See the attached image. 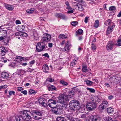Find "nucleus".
Listing matches in <instances>:
<instances>
[{"instance_id":"20e7f679","label":"nucleus","mask_w":121,"mask_h":121,"mask_svg":"<svg viewBox=\"0 0 121 121\" xmlns=\"http://www.w3.org/2000/svg\"><path fill=\"white\" fill-rule=\"evenodd\" d=\"M30 114L31 112H30L26 110L21 112V115L23 117L24 121H30L31 120Z\"/></svg>"},{"instance_id":"aec40b11","label":"nucleus","mask_w":121,"mask_h":121,"mask_svg":"<svg viewBox=\"0 0 121 121\" xmlns=\"http://www.w3.org/2000/svg\"><path fill=\"white\" fill-rule=\"evenodd\" d=\"M5 7L8 10L11 11L14 8L13 6L8 4L5 5Z\"/></svg>"},{"instance_id":"a18cd8bd","label":"nucleus","mask_w":121,"mask_h":121,"mask_svg":"<svg viewBox=\"0 0 121 121\" xmlns=\"http://www.w3.org/2000/svg\"><path fill=\"white\" fill-rule=\"evenodd\" d=\"M77 32L78 34L80 35L83 32V30L81 29H79L77 31Z\"/></svg>"},{"instance_id":"4d7b16f0","label":"nucleus","mask_w":121,"mask_h":121,"mask_svg":"<svg viewBox=\"0 0 121 121\" xmlns=\"http://www.w3.org/2000/svg\"><path fill=\"white\" fill-rule=\"evenodd\" d=\"M89 18V17H85V19L84 22L86 23H87Z\"/></svg>"},{"instance_id":"680f3d73","label":"nucleus","mask_w":121,"mask_h":121,"mask_svg":"<svg viewBox=\"0 0 121 121\" xmlns=\"http://www.w3.org/2000/svg\"><path fill=\"white\" fill-rule=\"evenodd\" d=\"M21 92L24 95H26L27 94V92L26 90L21 91Z\"/></svg>"},{"instance_id":"e2e57ef3","label":"nucleus","mask_w":121,"mask_h":121,"mask_svg":"<svg viewBox=\"0 0 121 121\" xmlns=\"http://www.w3.org/2000/svg\"><path fill=\"white\" fill-rule=\"evenodd\" d=\"M43 56H44L46 57H47V58L49 57V56L48 55V53H45L44 54H43L42 55Z\"/></svg>"},{"instance_id":"58836bf2","label":"nucleus","mask_w":121,"mask_h":121,"mask_svg":"<svg viewBox=\"0 0 121 121\" xmlns=\"http://www.w3.org/2000/svg\"><path fill=\"white\" fill-rule=\"evenodd\" d=\"M80 88L79 87H75L74 89V90L75 91L78 93L82 92L80 90Z\"/></svg>"},{"instance_id":"2f4dec72","label":"nucleus","mask_w":121,"mask_h":121,"mask_svg":"<svg viewBox=\"0 0 121 121\" xmlns=\"http://www.w3.org/2000/svg\"><path fill=\"white\" fill-rule=\"evenodd\" d=\"M77 8L78 9V10L80 11H82L84 9V8L82 5L79 4H78Z\"/></svg>"},{"instance_id":"8fccbe9b","label":"nucleus","mask_w":121,"mask_h":121,"mask_svg":"<svg viewBox=\"0 0 121 121\" xmlns=\"http://www.w3.org/2000/svg\"><path fill=\"white\" fill-rule=\"evenodd\" d=\"M78 22L76 21H73L71 22V25L73 26H75L77 25Z\"/></svg>"},{"instance_id":"7c9ffc66","label":"nucleus","mask_w":121,"mask_h":121,"mask_svg":"<svg viewBox=\"0 0 121 121\" xmlns=\"http://www.w3.org/2000/svg\"><path fill=\"white\" fill-rule=\"evenodd\" d=\"M31 35L34 37H36L37 35L36 31L35 30H33L31 33Z\"/></svg>"},{"instance_id":"4be33fe9","label":"nucleus","mask_w":121,"mask_h":121,"mask_svg":"<svg viewBox=\"0 0 121 121\" xmlns=\"http://www.w3.org/2000/svg\"><path fill=\"white\" fill-rule=\"evenodd\" d=\"M33 113L34 114H35L36 115H39L40 117H43L42 115L43 113L40 111L36 110L34 111Z\"/></svg>"},{"instance_id":"052dcab7","label":"nucleus","mask_w":121,"mask_h":121,"mask_svg":"<svg viewBox=\"0 0 121 121\" xmlns=\"http://www.w3.org/2000/svg\"><path fill=\"white\" fill-rule=\"evenodd\" d=\"M64 103H62V106L61 107H62L63 108V107H67V106L68 105L67 104V103H65V104H64Z\"/></svg>"},{"instance_id":"473e14b6","label":"nucleus","mask_w":121,"mask_h":121,"mask_svg":"<svg viewBox=\"0 0 121 121\" xmlns=\"http://www.w3.org/2000/svg\"><path fill=\"white\" fill-rule=\"evenodd\" d=\"M75 92L71 90L68 92V95L69 96L73 97V95L74 94Z\"/></svg>"},{"instance_id":"9d476101","label":"nucleus","mask_w":121,"mask_h":121,"mask_svg":"<svg viewBox=\"0 0 121 121\" xmlns=\"http://www.w3.org/2000/svg\"><path fill=\"white\" fill-rule=\"evenodd\" d=\"M78 117L79 118H86V119L87 118H89L90 116H89L88 113H80L78 114Z\"/></svg>"},{"instance_id":"6e6d98bb","label":"nucleus","mask_w":121,"mask_h":121,"mask_svg":"<svg viewBox=\"0 0 121 121\" xmlns=\"http://www.w3.org/2000/svg\"><path fill=\"white\" fill-rule=\"evenodd\" d=\"M21 60H23V61H26V60H28V58L27 57H22Z\"/></svg>"},{"instance_id":"f03ea898","label":"nucleus","mask_w":121,"mask_h":121,"mask_svg":"<svg viewBox=\"0 0 121 121\" xmlns=\"http://www.w3.org/2000/svg\"><path fill=\"white\" fill-rule=\"evenodd\" d=\"M69 106L70 109L72 110H78L80 108L79 101L76 100L71 101L69 103Z\"/></svg>"},{"instance_id":"e433bc0d","label":"nucleus","mask_w":121,"mask_h":121,"mask_svg":"<svg viewBox=\"0 0 121 121\" xmlns=\"http://www.w3.org/2000/svg\"><path fill=\"white\" fill-rule=\"evenodd\" d=\"M60 83L63 86H66L68 85V83L63 80H61L60 81Z\"/></svg>"},{"instance_id":"ddd939ff","label":"nucleus","mask_w":121,"mask_h":121,"mask_svg":"<svg viewBox=\"0 0 121 121\" xmlns=\"http://www.w3.org/2000/svg\"><path fill=\"white\" fill-rule=\"evenodd\" d=\"M16 121H24L23 116L21 115V112L20 115L17 116L15 117Z\"/></svg>"},{"instance_id":"0eeeda50","label":"nucleus","mask_w":121,"mask_h":121,"mask_svg":"<svg viewBox=\"0 0 121 121\" xmlns=\"http://www.w3.org/2000/svg\"><path fill=\"white\" fill-rule=\"evenodd\" d=\"M89 118L91 121H100L101 118L98 115H91L90 116Z\"/></svg>"},{"instance_id":"39448f33","label":"nucleus","mask_w":121,"mask_h":121,"mask_svg":"<svg viewBox=\"0 0 121 121\" xmlns=\"http://www.w3.org/2000/svg\"><path fill=\"white\" fill-rule=\"evenodd\" d=\"M46 44L43 42H39L36 46V49L38 52H41L45 47Z\"/></svg>"},{"instance_id":"4c0bfd02","label":"nucleus","mask_w":121,"mask_h":121,"mask_svg":"<svg viewBox=\"0 0 121 121\" xmlns=\"http://www.w3.org/2000/svg\"><path fill=\"white\" fill-rule=\"evenodd\" d=\"M34 10V9L33 8H31L30 10H27L26 12L29 14H30L33 12Z\"/></svg>"},{"instance_id":"c03bdc74","label":"nucleus","mask_w":121,"mask_h":121,"mask_svg":"<svg viewBox=\"0 0 121 121\" xmlns=\"http://www.w3.org/2000/svg\"><path fill=\"white\" fill-rule=\"evenodd\" d=\"M75 0L77 2H78L79 3H82L84 5L85 4V3L82 0Z\"/></svg>"},{"instance_id":"de8ad7c7","label":"nucleus","mask_w":121,"mask_h":121,"mask_svg":"<svg viewBox=\"0 0 121 121\" xmlns=\"http://www.w3.org/2000/svg\"><path fill=\"white\" fill-rule=\"evenodd\" d=\"M91 48L93 50H94L96 49V46L94 44L92 43Z\"/></svg>"},{"instance_id":"dca6fc26","label":"nucleus","mask_w":121,"mask_h":121,"mask_svg":"<svg viewBox=\"0 0 121 121\" xmlns=\"http://www.w3.org/2000/svg\"><path fill=\"white\" fill-rule=\"evenodd\" d=\"M55 15L58 18H62L63 19H65L66 18V17L65 15L61 13H56V14Z\"/></svg>"},{"instance_id":"412c9836","label":"nucleus","mask_w":121,"mask_h":121,"mask_svg":"<svg viewBox=\"0 0 121 121\" xmlns=\"http://www.w3.org/2000/svg\"><path fill=\"white\" fill-rule=\"evenodd\" d=\"M33 117L34 119L36 120H39L43 118V117H41L37 115H35L34 114L33 115Z\"/></svg>"},{"instance_id":"c85d7f7f","label":"nucleus","mask_w":121,"mask_h":121,"mask_svg":"<svg viewBox=\"0 0 121 121\" xmlns=\"http://www.w3.org/2000/svg\"><path fill=\"white\" fill-rule=\"evenodd\" d=\"M9 95H7V97H10L12 94L13 95H14L15 94V91H9Z\"/></svg>"},{"instance_id":"cd10ccee","label":"nucleus","mask_w":121,"mask_h":121,"mask_svg":"<svg viewBox=\"0 0 121 121\" xmlns=\"http://www.w3.org/2000/svg\"><path fill=\"white\" fill-rule=\"evenodd\" d=\"M99 21L98 20H97L95 21L94 23V27L96 28L98 27L99 25Z\"/></svg>"},{"instance_id":"a19ab883","label":"nucleus","mask_w":121,"mask_h":121,"mask_svg":"<svg viewBox=\"0 0 121 121\" xmlns=\"http://www.w3.org/2000/svg\"><path fill=\"white\" fill-rule=\"evenodd\" d=\"M21 36L26 37L27 36V34L25 32H21Z\"/></svg>"},{"instance_id":"ea45409f","label":"nucleus","mask_w":121,"mask_h":121,"mask_svg":"<svg viewBox=\"0 0 121 121\" xmlns=\"http://www.w3.org/2000/svg\"><path fill=\"white\" fill-rule=\"evenodd\" d=\"M87 89L88 90H89L91 92L94 93L95 92V90L93 89L87 87Z\"/></svg>"},{"instance_id":"c9c22d12","label":"nucleus","mask_w":121,"mask_h":121,"mask_svg":"<svg viewBox=\"0 0 121 121\" xmlns=\"http://www.w3.org/2000/svg\"><path fill=\"white\" fill-rule=\"evenodd\" d=\"M36 91L32 89H31L30 90L29 93V94H35L36 93Z\"/></svg>"},{"instance_id":"5fc2aeb1","label":"nucleus","mask_w":121,"mask_h":121,"mask_svg":"<svg viewBox=\"0 0 121 121\" xmlns=\"http://www.w3.org/2000/svg\"><path fill=\"white\" fill-rule=\"evenodd\" d=\"M63 34H60L59 36V38L60 39H63Z\"/></svg>"},{"instance_id":"f8f14e48","label":"nucleus","mask_w":121,"mask_h":121,"mask_svg":"<svg viewBox=\"0 0 121 121\" xmlns=\"http://www.w3.org/2000/svg\"><path fill=\"white\" fill-rule=\"evenodd\" d=\"M9 74L6 72H2L1 73V77L4 79H7L9 78Z\"/></svg>"},{"instance_id":"f257e3e1","label":"nucleus","mask_w":121,"mask_h":121,"mask_svg":"<svg viewBox=\"0 0 121 121\" xmlns=\"http://www.w3.org/2000/svg\"><path fill=\"white\" fill-rule=\"evenodd\" d=\"M57 103V101L55 99H52L49 100L48 103L49 107L53 108L52 110V113L56 115L60 114L62 113L63 109L62 107H55Z\"/></svg>"},{"instance_id":"5701e85b","label":"nucleus","mask_w":121,"mask_h":121,"mask_svg":"<svg viewBox=\"0 0 121 121\" xmlns=\"http://www.w3.org/2000/svg\"><path fill=\"white\" fill-rule=\"evenodd\" d=\"M82 70L83 72H89L91 71V70L89 69H88L86 66H84L82 67Z\"/></svg>"},{"instance_id":"6e6552de","label":"nucleus","mask_w":121,"mask_h":121,"mask_svg":"<svg viewBox=\"0 0 121 121\" xmlns=\"http://www.w3.org/2000/svg\"><path fill=\"white\" fill-rule=\"evenodd\" d=\"M114 43L112 41H109L106 45V49L108 51L112 50L113 48Z\"/></svg>"},{"instance_id":"bb28decb","label":"nucleus","mask_w":121,"mask_h":121,"mask_svg":"<svg viewBox=\"0 0 121 121\" xmlns=\"http://www.w3.org/2000/svg\"><path fill=\"white\" fill-rule=\"evenodd\" d=\"M66 117L69 120L71 121L72 120V115L71 113L67 114L66 116Z\"/></svg>"},{"instance_id":"c756f323","label":"nucleus","mask_w":121,"mask_h":121,"mask_svg":"<svg viewBox=\"0 0 121 121\" xmlns=\"http://www.w3.org/2000/svg\"><path fill=\"white\" fill-rule=\"evenodd\" d=\"M113 30V28L111 27H108L106 33L108 34Z\"/></svg>"},{"instance_id":"69168bd1","label":"nucleus","mask_w":121,"mask_h":121,"mask_svg":"<svg viewBox=\"0 0 121 121\" xmlns=\"http://www.w3.org/2000/svg\"><path fill=\"white\" fill-rule=\"evenodd\" d=\"M69 45L68 44V43H66L65 45V47L67 49L69 50Z\"/></svg>"},{"instance_id":"37998d69","label":"nucleus","mask_w":121,"mask_h":121,"mask_svg":"<svg viewBox=\"0 0 121 121\" xmlns=\"http://www.w3.org/2000/svg\"><path fill=\"white\" fill-rule=\"evenodd\" d=\"M57 121H64L63 118L61 117H59L57 119Z\"/></svg>"},{"instance_id":"423d86ee","label":"nucleus","mask_w":121,"mask_h":121,"mask_svg":"<svg viewBox=\"0 0 121 121\" xmlns=\"http://www.w3.org/2000/svg\"><path fill=\"white\" fill-rule=\"evenodd\" d=\"M51 39V35L47 33L44 34L43 35V37L41 40L43 43L45 42H48Z\"/></svg>"},{"instance_id":"603ef678","label":"nucleus","mask_w":121,"mask_h":121,"mask_svg":"<svg viewBox=\"0 0 121 121\" xmlns=\"http://www.w3.org/2000/svg\"><path fill=\"white\" fill-rule=\"evenodd\" d=\"M68 10L67 12V13H73V11L72 10V9H70Z\"/></svg>"},{"instance_id":"bf43d9fd","label":"nucleus","mask_w":121,"mask_h":121,"mask_svg":"<svg viewBox=\"0 0 121 121\" xmlns=\"http://www.w3.org/2000/svg\"><path fill=\"white\" fill-rule=\"evenodd\" d=\"M22 57L20 56H17L16 57V58L17 59H19L20 61H22V60H21Z\"/></svg>"},{"instance_id":"f704fd0d","label":"nucleus","mask_w":121,"mask_h":121,"mask_svg":"<svg viewBox=\"0 0 121 121\" xmlns=\"http://www.w3.org/2000/svg\"><path fill=\"white\" fill-rule=\"evenodd\" d=\"M103 121H113L112 118L109 117H107L104 119Z\"/></svg>"},{"instance_id":"6ab92c4d","label":"nucleus","mask_w":121,"mask_h":121,"mask_svg":"<svg viewBox=\"0 0 121 121\" xmlns=\"http://www.w3.org/2000/svg\"><path fill=\"white\" fill-rule=\"evenodd\" d=\"M59 102L62 103H64V95L60 96L59 97Z\"/></svg>"},{"instance_id":"f3484780","label":"nucleus","mask_w":121,"mask_h":121,"mask_svg":"<svg viewBox=\"0 0 121 121\" xmlns=\"http://www.w3.org/2000/svg\"><path fill=\"white\" fill-rule=\"evenodd\" d=\"M0 34L3 36L4 37H5L7 35L6 31L4 30H0Z\"/></svg>"},{"instance_id":"79ce46f5","label":"nucleus","mask_w":121,"mask_h":121,"mask_svg":"<svg viewBox=\"0 0 121 121\" xmlns=\"http://www.w3.org/2000/svg\"><path fill=\"white\" fill-rule=\"evenodd\" d=\"M116 8L115 6H112L110 7L109 8V9L110 10L113 11L115 10L116 9Z\"/></svg>"},{"instance_id":"b1692460","label":"nucleus","mask_w":121,"mask_h":121,"mask_svg":"<svg viewBox=\"0 0 121 121\" xmlns=\"http://www.w3.org/2000/svg\"><path fill=\"white\" fill-rule=\"evenodd\" d=\"M48 90L51 91H56V88L53 85L50 86L48 87Z\"/></svg>"},{"instance_id":"3c124183","label":"nucleus","mask_w":121,"mask_h":121,"mask_svg":"<svg viewBox=\"0 0 121 121\" xmlns=\"http://www.w3.org/2000/svg\"><path fill=\"white\" fill-rule=\"evenodd\" d=\"M46 81H48L49 82H53L54 80L53 79H52L51 78H48Z\"/></svg>"},{"instance_id":"864d4df0","label":"nucleus","mask_w":121,"mask_h":121,"mask_svg":"<svg viewBox=\"0 0 121 121\" xmlns=\"http://www.w3.org/2000/svg\"><path fill=\"white\" fill-rule=\"evenodd\" d=\"M7 85H4L0 86V89H5L7 87Z\"/></svg>"},{"instance_id":"49530a36","label":"nucleus","mask_w":121,"mask_h":121,"mask_svg":"<svg viewBox=\"0 0 121 121\" xmlns=\"http://www.w3.org/2000/svg\"><path fill=\"white\" fill-rule=\"evenodd\" d=\"M76 61V60H74L71 62L70 64L71 66H72L73 67L76 64V63L75 62Z\"/></svg>"},{"instance_id":"4468645a","label":"nucleus","mask_w":121,"mask_h":121,"mask_svg":"<svg viewBox=\"0 0 121 121\" xmlns=\"http://www.w3.org/2000/svg\"><path fill=\"white\" fill-rule=\"evenodd\" d=\"M42 68L43 71L45 72H48L49 70L48 66L46 64L43 65Z\"/></svg>"},{"instance_id":"a878e982","label":"nucleus","mask_w":121,"mask_h":121,"mask_svg":"<svg viewBox=\"0 0 121 121\" xmlns=\"http://www.w3.org/2000/svg\"><path fill=\"white\" fill-rule=\"evenodd\" d=\"M85 81L86 82V84L89 86L91 85L93 83V82L91 81L88 79L85 80Z\"/></svg>"},{"instance_id":"0e129e2a","label":"nucleus","mask_w":121,"mask_h":121,"mask_svg":"<svg viewBox=\"0 0 121 121\" xmlns=\"http://www.w3.org/2000/svg\"><path fill=\"white\" fill-rule=\"evenodd\" d=\"M73 5L75 6L77 8L79 4H78L76 2H73Z\"/></svg>"},{"instance_id":"1a4fd4ad","label":"nucleus","mask_w":121,"mask_h":121,"mask_svg":"<svg viewBox=\"0 0 121 121\" xmlns=\"http://www.w3.org/2000/svg\"><path fill=\"white\" fill-rule=\"evenodd\" d=\"M108 104V102L106 101H104L101 104L99 107V108L100 110H104L107 107Z\"/></svg>"},{"instance_id":"a211bd4d","label":"nucleus","mask_w":121,"mask_h":121,"mask_svg":"<svg viewBox=\"0 0 121 121\" xmlns=\"http://www.w3.org/2000/svg\"><path fill=\"white\" fill-rule=\"evenodd\" d=\"M117 76H113L110 78H109V80L112 82H115L117 81Z\"/></svg>"},{"instance_id":"72a5a7b5","label":"nucleus","mask_w":121,"mask_h":121,"mask_svg":"<svg viewBox=\"0 0 121 121\" xmlns=\"http://www.w3.org/2000/svg\"><path fill=\"white\" fill-rule=\"evenodd\" d=\"M64 100H65L66 101H69V99L71 97H70L69 96L66 95H64Z\"/></svg>"},{"instance_id":"393cba45","label":"nucleus","mask_w":121,"mask_h":121,"mask_svg":"<svg viewBox=\"0 0 121 121\" xmlns=\"http://www.w3.org/2000/svg\"><path fill=\"white\" fill-rule=\"evenodd\" d=\"M107 111L108 113H112L113 111V108L111 107H109L107 108Z\"/></svg>"},{"instance_id":"338daca9","label":"nucleus","mask_w":121,"mask_h":121,"mask_svg":"<svg viewBox=\"0 0 121 121\" xmlns=\"http://www.w3.org/2000/svg\"><path fill=\"white\" fill-rule=\"evenodd\" d=\"M41 104L42 106H44V107H46L47 106V104L46 103H45L44 102L42 103Z\"/></svg>"},{"instance_id":"774afa93","label":"nucleus","mask_w":121,"mask_h":121,"mask_svg":"<svg viewBox=\"0 0 121 121\" xmlns=\"http://www.w3.org/2000/svg\"><path fill=\"white\" fill-rule=\"evenodd\" d=\"M113 98V96L112 95H110L108 97V98L109 100H111Z\"/></svg>"},{"instance_id":"13d9d810","label":"nucleus","mask_w":121,"mask_h":121,"mask_svg":"<svg viewBox=\"0 0 121 121\" xmlns=\"http://www.w3.org/2000/svg\"><path fill=\"white\" fill-rule=\"evenodd\" d=\"M117 45L119 46H121V39H119L117 41Z\"/></svg>"},{"instance_id":"9b49d317","label":"nucleus","mask_w":121,"mask_h":121,"mask_svg":"<svg viewBox=\"0 0 121 121\" xmlns=\"http://www.w3.org/2000/svg\"><path fill=\"white\" fill-rule=\"evenodd\" d=\"M7 52V50L4 47L1 46L0 47V56H2L5 55Z\"/></svg>"},{"instance_id":"09e8293b","label":"nucleus","mask_w":121,"mask_h":121,"mask_svg":"<svg viewBox=\"0 0 121 121\" xmlns=\"http://www.w3.org/2000/svg\"><path fill=\"white\" fill-rule=\"evenodd\" d=\"M38 101L39 104H41L44 102L43 99L41 98L39 99Z\"/></svg>"},{"instance_id":"7ed1b4c3","label":"nucleus","mask_w":121,"mask_h":121,"mask_svg":"<svg viewBox=\"0 0 121 121\" xmlns=\"http://www.w3.org/2000/svg\"><path fill=\"white\" fill-rule=\"evenodd\" d=\"M96 103L93 100H92L87 102L86 107L88 111H91L94 110L97 107Z\"/></svg>"},{"instance_id":"2eb2a0df","label":"nucleus","mask_w":121,"mask_h":121,"mask_svg":"<svg viewBox=\"0 0 121 121\" xmlns=\"http://www.w3.org/2000/svg\"><path fill=\"white\" fill-rule=\"evenodd\" d=\"M91 99L92 100H93L95 101V102L96 103V104L97 102L98 104H99L101 101V100L99 99L98 97H96L95 98L91 97Z\"/></svg>"}]
</instances>
